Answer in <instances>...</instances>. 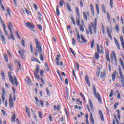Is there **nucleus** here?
<instances>
[{
  "label": "nucleus",
  "mask_w": 124,
  "mask_h": 124,
  "mask_svg": "<svg viewBox=\"0 0 124 124\" xmlns=\"http://www.w3.org/2000/svg\"><path fill=\"white\" fill-rule=\"evenodd\" d=\"M94 57L96 60H99V53L98 52H95L94 54Z\"/></svg>",
  "instance_id": "nucleus-35"
},
{
  "label": "nucleus",
  "mask_w": 124,
  "mask_h": 124,
  "mask_svg": "<svg viewBox=\"0 0 124 124\" xmlns=\"http://www.w3.org/2000/svg\"><path fill=\"white\" fill-rule=\"evenodd\" d=\"M75 66H76V68H77L78 70H79V64L77 62H76V64L75 65Z\"/></svg>",
  "instance_id": "nucleus-63"
},
{
  "label": "nucleus",
  "mask_w": 124,
  "mask_h": 124,
  "mask_svg": "<svg viewBox=\"0 0 124 124\" xmlns=\"http://www.w3.org/2000/svg\"><path fill=\"white\" fill-rule=\"evenodd\" d=\"M61 58V55H58L57 57L56 58V64L58 65H60V58Z\"/></svg>",
  "instance_id": "nucleus-26"
},
{
  "label": "nucleus",
  "mask_w": 124,
  "mask_h": 124,
  "mask_svg": "<svg viewBox=\"0 0 124 124\" xmlns=\"http://www.w3.org/2000/svg\"><path fill=\"white\" fill-rule=\"evenodd\" d=\"M114 39L115 44H116L118 49H119V50H120L121 46H120V43H119V42H118V40H117V39L116 38V37H114Z\"/></svg>",
  "instance_id": "nucleus-17"
},
{
  "label": "nucleus",
  "mask_w": 124,
  "mask_h": 124,
  "mask_svg": "<svg viewBox=\"0 0 124 124\" xmlns=\"http://www.w3.org/2000/svg\"><path fill=\"white\" fill-rule=\"evenodd\" d=\"M25 81L28 85H30L31 86L32 82L31 81V78H30V77H26V78H25Z\"/></svg>",
  "instance_id": "nucleus-15"
},
{
  "label": "nucleus",
  "mask_w": 124,
  "mask_h": 124,
  "mask_svg": "<svg viewBox=\"0 0 124 124\" xmlns=\"http://www.w3.org/2000/svg\"><path fill=\"white\" fill-rule=\"evenodd\" d=\"M8 75L10 81L12 83V85L14 86L15 84H16V86L17 87L18 86V81L17 80V78L16 77H15V78H13L11 76V72H9L8 73Z\"/></svg>",
  "instance_id": "nucleus-5"
},
{
  "label": "nucleus",
  "mask_w": 124,
  "mask_h": 124,
  "mask_svg": "<svg viewBox=\"0 0 124 124\" xmlns=\"http://www.w3.org/2000/svg\"><path fill=\"white\" fill-rule=\"evenodd\" d=\"M107 31L108 34V36L109 37L110 40H113V38L112 37V35L111 34V32H110V31H109L108 27H107Z\"/></svg>",
  "instance_id": "nucleus-21"
},
{
  "label": "nucleus",
  "mask_w": 124,
  "mask_h": 124,
  "mask_svg": "<svg viewBox=\"0 0 124 124\" xmlns=\"http://www.w3.org/2000/svg\"><path fill=\"white\" fill-rule=\"evenodd\" d=\"M35 99L36 100V105H37V106H39V100H38V98L35 97Z\"/></svg>",
  "instance_id": "nucleus-39"
},
{
  "label": "nucleus",
  "mask_w": 124,
  "mask_h": 124,
  "mask_svg": "<svg viewBox=\"0 0 124 124\" xmlns=\"http://www.w3.org/2000/svg\"><path fill=\"white\" fill-rule=\"evenodd\" d=\"M59 8H60V6H56V12L57 13L58 16H60V10Z\"/></svg>",
  "instance_id": "nucleus-40"
},
{
  "label": "nucleus",
  "mask_w": 124,
  "mask_h": 124,
  "mask_svg": "<svg viewBox=\"0 0 124 124\" xmlns=\"http://www.w3.org/2000/svg\"><path fill=\"white\" fill-rule=\"evenodd\" d=\"M107 14L108 20V22H109V21H110V19H111V18L110 17V15H109V13L108 12L107 13Z\"/></svg>",
  "instance_id": "nucleus-59"
},
{
  "label": "nucleus",
  "mask_w": 124,
  "mask_h": 124,
  "mask_svg": "<svg viewBox=\"0 0 124 124\" xmlns=\"http://www.w3.org/2000/svg\"><path fill=\"white\" fill-rule=\"evenodd\" d=\"M102 9L103 10V12L105 14V13H106V10H105V6H104V5H102Z\"/></svg>",
  "instance_id": "nucleus-52"
},
{
  "label": "nucleus",
  "mask_w": 124,
  "mask_h": 124,
  "mask_svg": "<svg viewBox=\"0 0 124 124\" xmlns=\"http://www.w3.org/2000/svg\"><path fill=\"white\" fill-rule=\"evenodd\" d=\"M4 59H5L6 62H8V58L7 57V55H6V54L4 55Z\"/></svg>",
  "instance_id": "nucleus-49"
},
{
  "label": "nucleus",
  "mask_w": 124,
  "mask_h": 124,
  "mask_svg": "<svg viewBox=\"0 0 124 124\" xmlns=\"http://www.w3.org/2000/svg\"><path fill=\"white\" fill-rule=\"evenodd\" d=\"M1 112L2 113L3 116H6V111L3 110V109H1Z\"/></svg>",
  "instance_id": "nucleus-58"
},
{
  "label": "nucleus",
  "mask_w": 124,
  "mask_h": 124,
  "mask_svg": "<svg viewBox=\"0 0 124 124\" xmlns=\"http://www.w3.org/2000/svg\"><path fill=\"white\" fill-rule=\"evenodd\" d=\"M109 5L111 8H113V0H109Z\"/></svg>",
  "instance_id": "nucleus-56"
},
{
  "label": "nucleus",
  "mask_w": 124,
  "mask_h": 124,
  "mask_svg": "<svg viewBox=\"0 0 124 124\" xmlns=\"http://www.w3.org/2000/svg\"><path fill=\"white\" fill-rule=\"evenodd\" d=\"M18 53L19 54V55H20L22 60H23V61H25L26 60V58L25 57V55H24V54L22 53V51L19 50Z\"/></svg>",
  "instance_id": "nucleus-23"
},
{
  "label": "nucleus",
  "mask_w": 124,
  "mask_h": 124,
  "mask_svg": "<svg viewBox=\"0 0 124 124\" xmlns=\"http://www.w3.org/2000/svg\"><path fill=\"white\" fill-rule=\"evenodd\" d=\"M91 7V12L92 13L93 15L94 16V9L93 8V4H90Z\"/></svg>",
  "instance_id": "nucleus-28"
},
{
  "label": "nucleus",
  "mask_w": 124,
  "mask_h": 124,
  "mask_svg": "<svg viewBox=\"0 0 124 124\" xmlns=\"http://www.w3.org/2000/svg\"><path fill=\"white\" fill-rule=\"evenodd\" d=\"M8 29H9L10 32L13 31H12V29H13V25H12V23H11L10 22H9L8 24Z\"/></svg>",
  "instance_id": "nucleus-18"
},
{
  "label": "nucleus",
  "mask_w": 124,
  "mask_h": 124,
  "mask_svg": "<svg viewBox=\"0 0 124 124\" xmlns=\"http://www.w3.org/2000/svg\"><path fill=\"white\" fill-rule=\"evenodd\" d=\"M96 46L97 53L99 54H104V48H103V46H102V45L99 46L98 44H97Z\"/></svg>",
  "instance_id": "nucleus-8"
},
{
  "label": "nucleus",
  "mask_w": 124,
  "mask_h": 124,
  "mask_svg": "<svg viewBox=\"0 0 124 124\" xmlns=\"http://www.w3.org/2000/svg\"><path fill=\"white\" fill-rule=\"evenodd\" d=\"M5 91L4 90V88H2V93L1 94V99L3 102H4L5 99Z\"/></svg>",
  "instance_id": "nucleus-13"
},
{
  "label": "nucleus",
  "mask_w": 124,
  "mask_h": 124,
  "mask_svg": "<svg viewBox=\"0 0 124 124\" xmlns=\"http://www.w3.org/2000/svg\"><path fill=\"white\" fill-rule=\"evenodd\" d=\"M110 60H111V62H113L114 60L115 63H117L118 61L117 60V56H116L115 51L112 52V54L110 55Z\"/></svg>",
  "instance_id": "nucleus-10"
},
{
  "label": "nucleus",
  "mask_w": 124,
  "mask_h": 124,
  "mask_svg": "<svg viewBox=\"0 0 124 124\" xmlns=\"http://www.w3.org/2000/svg\"><path fill=\"white\" fill-rule=\"evenodd\" d=\"M99 114L100 116V118L102 121V122L104 121V117L103 116V113L101 110H99Z\"/></svg>",
  "instance_id": "nucleus-16"
},
{
  "label": "nucleus",
  "mask_w": 124,
  "mask_h": 124,
  "mask_svg": "<svg viewBox=\"0 0 124 124\" xmlns=\"http://www.w3.org/2000/svg\"><path fill=\"white\" fill-rule=\"evenodd\" d=\"M54 110H57V111H61V107L58 105L57 107L56 105L54 106Z\"/></svg>",
  "instance_id": "nucleus-32"
},
{
  "label": "nucleus",
  "mask_w": 124,
  "mask_h": 124,
  "mask_svg": "<svg viewBox=\"0 0 124 124\" xmlns=\"http://www.w3.org/2000/svg\"><path fill=\"white\" fill-rule=\"evenodd\" d=\"M93 93H94V95L95 98L98 100L99 102L102 104V99H101V97H100V95L98 93H96V89L95 88V86L93 85Z\"/></svg>",
  "instance_id": "nucleus-4"
},
{
  "label": "nucleus",
  "mask_w": 124,
  "mask_h": 124,
  "mask_svg": "<svg viewBox=\"0 0 124 124\" xmlns=\"http://www.w3.org/2000/svg\"><path fill=\"white\" fill-rule=\"evenodd\" d=\"M72 45L74 46L76 45V41H75V39L74 38H72Z\"/></svg>",
  "instance_id": "nucleus-44"
},
{
  "label": "nucleus",
  "mask_w": 124,
  "mask_h": 124,
  "mask_svg": "<svg viewBox=\"0 0 124 124\" xmlns=\"http://www.w3.org/2000/svg\"><path fill=\"white\" fill-rule=\"evenodd\" d=\"M33 73L36 79L37 80L40 79L42 84L44 85V80H43V78H42V77H43V73H44V70L43 69L40 70V74L41 78H40L39 75H38V74L39 73V66H36V70L33 72Z\"/></svg>",
  "instance_id": "nucleus-2"
},
{
  "label": "nucleus",
  "mask_w": 124,
  "mask_h": 124,
  "mask_svg": "<svg viewBox=\"0 0 124 124\" xmlns=\"http://www.w3.org/2000/svg\"><path fill=\"white\" fill-rule=\"evenodd\" d=\"M0 21L1 23V25L3 27V29L5 33L7 36L8 35V33H7V31H6V29H5V25L4 24V23L3 22V21H2V19H1V16H0Z\"/></svg>",
  "instance_id": "nucleus-11"
},
{
  "label": "nucleus",
  "mask_w": 124,
  "mask_h": 124,
  "mask_svg": "<svg viewBox=\"0 0 124 124\" xmlns=\"http://www.w3.org/2000/svg\"><path fill=\"white\" fill-rule=\"evenodd\" d=\"M66 7L69 11H70V12L72 11V10H71V8H70V6L69 5V4H68V3H66Z\"/></svg>",
  "instance_id": "nucleus-41"
},
{
  "label": "nucleus",
  "mask_w": 124,
  "mask_h": 124,
  "mask_svg": "<svg viewBox=\"0 0 124 124\" xmlns=\"http://www.w3.org/2000/svg\"><path fill=\"white\" fill-rule=\"evenodd\" d=\"M0 4L1 5V8H2V10L4 11V6L2 4V2H1V0H0Z\"/></svg>",
  "instance_id": "nucleus-55"
},
{
  "label": "nucleus",
  "mask_w": 124,
  "mask_h": 124,
  "mask_svg": "<svg viewBox=\"0 0 124 124\" xmlns=\"http://www.w3.org/2000/svg\"><path fill=\"white\" fill-rule=\"evenodd\" d=\"M71 20L72 21V23H73L74 26H76V23H75V21H74V18H73V16H72L71 17Z\"/></svg>",
  "instance_id": "nucleus-48"
},
{
  "label": "nucleus",
  "mask_w": 124,
  "mask_h": 124,
  "mask_svg": "<svg viewBox=\"0 0 124 124\" xmlns=\"http://www.w3.org/2000/svg\"><path fill=\"white\" fill-rule=\"evenodd\" d=\"M119 62H120L123 69H124V61H123V59H122V58L119 59Z\"/></svg>",
  "instance_id": "nucleus-27"
},
{
  "label": "nucleus",
  "mask_w": 124,
  "mask_h": 124,
  "mask_svg": "<svg viewBox=\"0 0 124 124\" xmlns=\"http://www.w3.org/2000/svg\"><path fill=\"white\" fill-rule=\"evenodd\" d=\"M33 7H34V9H35V10H37V9H38V7H37V5H36V4L33 3Z\"/></svg>",
  "instance_id": "nucleus-60"
},
{
  "label": "nucleus",
  "mask_w": 124,
  "mask_h": 124,
  "mask_svg": "<svg viewBox=\"0 0 124 124\" xmlns=\"http://www.w3.org/2000/svg\"><path fill=\"white\" fill-rule=\"evenodd\" d=\"M97 25V19H94V23H91V25H89V31L91 34H93V30L94 31V32L96 33V26Z\"/></svg>",
  "instance_id": "nucleus-3"
},
{
  "label": "nucleus",
  "mask_w": 124,
  "mask_h": 124,
  "mask_svg": "<svg viewBox=\"0 0 124 124\" xmlns=\"http://www.w3.org/2000/svg\"><path fill=\"white\" fill-rule=\"evenodd\" d=\"M86 107L91 115L90 118H91V123L92 124H94V120H93V113H92V112H91V110L90 109V107H89V105H87L86 106Z\"/></svg>",
  "instance_id": "nucleus-12"
},
{
  "label": "nucleus",
  "mask_w": 124,
  "mask_h": 124,
  "mask_svg": "<svg viewBox=\"0 0 124 124\" xmlns=\"http://www.w3.org/2000/svg\"><path fill=\"white\" fill-rule=\"evenodd\" d=\"M89 103H90V108L92 112H93L94 111L93 105V102H92V100H91V99H89Z\"/></svg>",
  "instance_id": "nucleus-25"
},
{
  "label": "nucleus",
  "mask_w": 124,
  "mask_h": 124,
  "mask_svg": "<svg viewBox=\"0 0 124 124\" xmlns=\"http://www.w3.org/2000/svg\"><path fill=\"white\" fill-rule=\"evenodd\" d=\"M25 26L29 29V30L32 31H34V28H35V26H34L33 24H31V22H26L25 23Z\"/></svg>",
  "instance_id": "nucleus-7"
},
{
  "label": "nucleus",
  "mask_w": 124,
  "mask_h": 124,
  "mask_svg": "<svg viewBox=\"0 0 124 124\" xmlns=\"http://www.w3.org/2000/svg\"><path fill=\"white\" fill-rule=\"evenodd\" d=\"M85 82L89 87H91V83H90V80H89V77H88L87 75L85 76Z\"/></svg>",
  "instance_id": "nucleus-20"
},
{
  "label": "nucleus",
  "mask_w": 124,
  "mask_h": 124,
  "mask_svg": "<svg viewBox=\"0 0 124 124\" xmlns=\"http://www.w3.org/2000/svg\"><path fill=\"white\" fill-rule=\"evenodd\" d=\"M26 113H27L28 115V117L29 118H31V113H30V111H29V108L27 107H26Z\"/></svg>",
  "instance_id": "nucleus-38"
},
{
  "label": "nucleus",
  "mask_w": 124,
  "mask_h": 124,
  "mask_svg": "<svg viewBox=\"0 0 124 124\" xmlns=\"http://www.w3.org/2000/svg\"><path fill=\"white\" fill-rule=\"evenodd\" d=\"M39 105H41L42 107H44V103L42 100H40L39 102Z\"/></svg>",
  "instance_id": "nucleus-42"
},
{
  "label": "nucleus",
  "mask_w": 124,
  "mask_h": 124,
  "mask_svg": "<svg viewBox=\"0 0 124 124\" xmlns=\"http://www.w3.org/2000/svg\"><path fill=\"white\" fill-rule=\"evenodd\" d=\"M21 45L23 46L26 47V46L25 45V40L24 39H21Z\"/></svg>",
  "instance_id": "nucleus-53"
},
{
  "label": "nucleus",
  "mask_w": 124,
  "mask_h": 124,
  "mask_svg": "<svg viewBox=\"0 0 124 124\" xmlns=\"http://www.w3.org/2000/svg\"><path fill=\"white\" fill-rule=\"evenodd\" d=\"M76 12L78 17H80V14L79 13V8L78 7H76Z\"/></svg>",
  "instance_id": "nucleus-46"
},
{
  "label": "nucleus",
  "mask_w": 124,
  "mask_h": 124,
  "mask_svg": "<svg viewBox=\"0 0 124 124\" xmlns=\"http://www.w3.org/2000/svg\"><path fill=\"white\" fill-rule=\"evenodd\" d=\"M79 26V30L80 31H84V28H85L86 27V25L85 26H84V25H80Z\"/></svg>",
  "instance_id": "nucleus-33"
},
{
  "label": "nucleus",
  "mask_w": 124,
  "mask_h": 124,
  "mask_svg": "<svg viewBox=\"0 0 124 124\" xmlns=\"http://www.w3.org/2000/svg\"><path fill=\"white\" fill-rule=\"evenodd\" d=\"M106 58L107 62H108L109 63L111 62V61L110 60V58H109V53L107 52L106 53Z\"/></svg>",
  "instance_id": "nucleus-30"
},
{
  "label": "nucleus",
  "mask_w": 124,
  "mask_h": 124,
  "mask_svg": "<svg viewBox=\"0 0 124 124\" xmlns=\"http://www.w3.org/2000/svg\"><path fill=\"white\" fill-rule=\"evenodd\" d=\"M83 16L85 19L86 21H88V18L87 17V14H86V12H84L83 13Z\"/></svg>",
  "instance_id": "nucleus-47"
},
{
  "label": "nucleus",
  "mask_w": 124,
  "mask_h": 124,
  "mask_svg": "<svg viewBox=\"0 0 124 124\" xmlns=\"http://www.w3.org/2000/svg\"><path fill=\"white\" fill-rule=\"evenodd\" d=\"M9 107L11 109V108H13L14 107V103L13 101H9Z\"/></svg>",
  "instance_id": "nucleus-31"
},
{
  "label": "nucleus",
  "mask_w": 124,
  "mask_h": 124,
  "mask_svg": "<svg viewBox=\"0 0 124 124\" xmlns=\"http://www.w3.org/2000/svg\"><path fill=\"white\" fill-rule=\"evenodd\" d=\"M118 70L119 72V75L120 76V81L122 85V87H124V76H123V73L122 72V68L120 66H118Z\"/></svg>",
  "instance_id": "nucleus-6"
},
{
  "label": "nucleus",
  "mask_w": 124,
  "mask_h": 124,
  "mask_svg": "<svg viewBox=\"0 0 124 124\" xmlns=\"http://www.w3.org/2000/svg\"><path fill=\"white\" fill-rule=\"evenodd\" d=\"M75 31L77 33V38L78 40H80V33H79V31H78V29H77V28H75Z\"/></svg>",
  "instance_id": "nucleus-22"
},
{
  "label": "nucleus",
  "mask_w": 124,
  "mask_h": 124,
  "mask_svg": "<svg viewBox=\"0 0 124 124\" xmlns=\"http://www.w3.org/2000/svg\"><path fill=\"white\" fill-rule=\"evenodd\" d=\"M96 6V10L97 14H99V8H98V6L97 5V4H95Z\"/></svg>",
  "instance_id": "nucleus-50"
},
{
  "label": "nucleus",
  "mask_w": 124,
  "mask_h": 124,
  "mask_svg": "<svg viewBox=\"0 0 124 124\" xmlns=\"http://www.w3.org/2000/svg\"><path fill=\"white\" fill-rule=\"evenodd\" d=\"M93 46H94V40H92L91 44V47L92 49L93 48Z\"/></svg>",
  "instance_id": "nucleus-45"
},
{
  "label": "nucleus",
  "mask_w": 124,
  "mask_h": 124,
  "mask_svg": "<svg viewBox=\"0 0 124 124\" xmlns=\"http://www.w3.org/2000/svg\"><path fill=\"white\" fill-rule=\"evenodd\" d=\"M116 75H117V71L115 70L111 76L112 81H113V82H115V80H116Z\"/></svg>",
  "instance_id": "nucleus-19"
},
{
  "label": "nucleus",
  "mask_w": 124,
  "mask_h": 124,
  "mask_svg": "<svg viewBox=\"0 0 124 124\" xmlns=\"http://www.w3.org/2000/svg\"><path fill=\"white\" fill-rule=\"evenodd\" d=\"M35 43L36 45V52H35V55L36 57H37L39 53L40 55V59L42 62H43V61H44V58L43 54H42V47H41V45H40V43H39L37 39H35Z\"/></svg>",
  "instance_id": "nucleus-1"
},
{
  "label": "nucleus",
  "mask_w": 124,
  "mask_h": 124,
  "mask_svg": "<svg viewBox=\"0 0 124 124\" xmlns=\"http://www.w3.org/2000/svg\"><path fill=\"white\" fill-rule=\"evenodd\" d=\"M100 74V67H98L97 69V71L96 72V74L97 77H99V74Z\"/></svg>",
  "instance_id": "nucleus-34"
},
{
  "label": "nucleus",
  "mask_w": 124,
  "mask_h": 124,
  "mask_svg": "<svg viewBox=\"0 0 124 124\" xmlns=\"http://www.w3.org/2000/svg\"><path fill=\"white\" fill-rule=\"evenodd\" d=\"M115 30H116V31H117V33L119 32V26H118V25H117L116 26V27H115Z\"/></svg>",
  "instance_id": "nucleus-64"
},
{
  "label": "nucleus",
  "mask_w": 124,
  "mask_h": 124,
  "mask_svg": "<svg viewBox=\"0 0 124 124\" xmlns=\"http://www.w3.org/2000/svg\"><path fill=\"white\" fill-rule=\"evenodd\" d=\"M45 67L47 72H49V71H50V69H49V67L48 66V64H47L46 62L45 63Z\"/></svg>",
  "instance_id": "nucleus-36"
},
{
  "label": "nucleus",
  "mask_w": 124,
  "mask_h": 124,
  "mask_svg": "<svg viewBox=\"0 0 124 124\" xmlns=\"http://www.w3.org/2000/svg\"><path fill=\"white\" fill-rule=\"evenodd\" d=\"M31 61L32 62H38V63H41V62H40V61H38V59H36L35 57H32L31 58Z\"/></svg>",
  "instance_id": "nucleus-24"
},
{
  "label": "nucleus",
  "mask_w": 124,
  "mask_h": 124,
  "mask_svg": "<svg viewBox=\"0 0 124 124\" xmlns=\"http://www.w3.org/2000/svg\"><path fill=\"white\" fill-rule=\"evenodd\" d=\"M15 120H16V115L15 114H13V117L11 118V121H13L14 123H15Z\"/></svg>",
  "instance_id": "nucleus-37"
},
{
  "label": "nucleus",
  "mask_w": 124,
  "mask_h": 124,
  "mask_svg": "<svg viewBox=\"0 0 124 124\" xmlns=\"http://www.w3.org/2000/svg\"><path fill=\"white\" fill-rule=\"evenodd\" d=\"M46 92L48 96H50V92L49 91V89H48V88H46Z\"/></svg>",
  "instance_id": "nucleus-54"
},
{
  "label": "nucleus",
  "mask_w": 124,
  "mask_h": 124,
  "mask_svg": "<svg viewBox=\"0 0 124 124\" xmlns=\"http://www.w3.org/2000/svg\"><path fill=\"white\" fill-rule=\"evenodd\" d=\"M0 36L1 38L2 42L4 43V44H5V37H4V36L2 35V31L0 29Z\"/></svg>",
  "instance_id": "nucleus-14"
},
{
  "label": "nucleus",
  "mask_w": 124,
  "mask_h": 124,
  "mask_svg": "<svg viewBox=\"0 0 124 124\" xmlns=\"http://www.w3.org/2000/svg\"><path fill=\"white\" fill-rule=\"evenodd\" d=\"M63 3H64V1H63V0H60L59 2L60 6H62V5H63Z\"/></svg>",
  "instance_id": "nucleus-51"
},
{
  "label": "nucleus",
  "mask_w": 124,
  "mask_h": 124,
  "mask_svg": "<svg viewBox=\"0 0 124 124\" xmlns=\"http://www.w3.org/2000/svg\"><path fill=\"white\" fill-rule=\"evenodd\" d=\"M10 32L11 39H12V40H15V37H14V35H13V31H12Z\"/></svg>",
  "instance_id": "nucleus-43"
},
{
  "label": "nucleus",
  "mask_w": 124,
  "mask_h": 124,
  "mask_svg": "<svg viewBox=\"0 0 124 124\" xmlns=\"http://www.w3.org/2000/svg\"><path fill=\"white\" fill-rule=\"evenodd\" d=\"M37 27H38L39 30H40V31H42V29H43L42 26L38 24L37 25Z\"/></svg>",
  "instance_id": "nucleus-61"
},
{
  "label": "nucleus",
  "mask_w": 124,
  "mask_h": 124,
  "mask_svg": "<svg viewBox=\"0 0 124 124\" xmlns=\"http://www.w3.org/2000/svg\"><path fill=\"white\" fill-rule=\"evenodd\" d=\"M101 78H104L105 77V72H102L100 74Z\"/></svg>",
  "instance_id": "nucleus-57"
},
{
  "label": "nucleus",
  "mask_w": 124,
  "mask_h": 124,
  "mask_svg": "<svg viewBox=\"0 0 124 124\" xmlns=\"http://www.w3.org/2000/svg\"><path fill=\"white\" fill-rule=\"evenodd\" d=\"M13 90V93H14L13 98H14V101H16V95L15 94V88L12 87Z\"/></svg>",
  "instance_id": "nucleus-29"
},
{
  "label": "nucleus",
  "mask_w": 124,
  "mask_h": 124,
  "mask_svg": "<svg viewBox=\"0 0 124 124\" xmlns=\"http://www.w3.org/2000/svg\"><path fill=\"white\" fill-rule=\"evenodd\" d=\"M76 23L77 26H80V20L79 19H77L76 20Z\"/></svg>",
  "instance_id": "nucleus-62"
},
{
  "label": "nucleus",
  "mask_w": 124,
  "mask_h": 124,
  "mask_svg": "<svg viewBox=\"0 0 124 124\" xmlns=\"http://www.w3.org/2000/svg\"><path fill=\"white\" fill-rule=\"evenodd\" d=\"M77 40L78 42L81 43L82 44H85L88 42V40L84 38V35H83V34H81L80 36L79 35V40Z\"/></svg>",
  "instance_id": "nucleus-9"
}]
</instances>
